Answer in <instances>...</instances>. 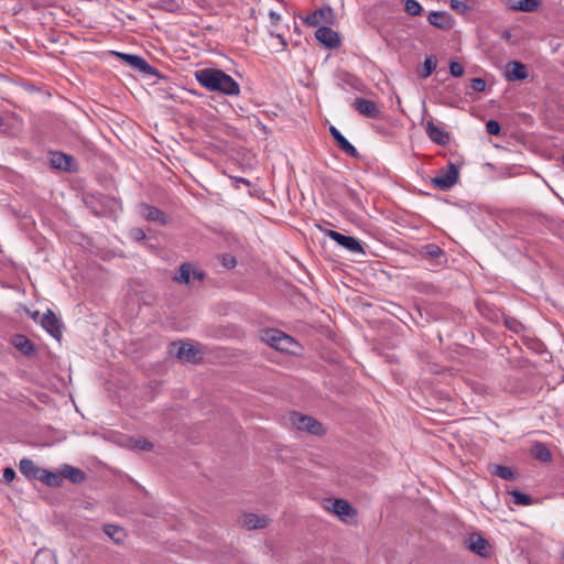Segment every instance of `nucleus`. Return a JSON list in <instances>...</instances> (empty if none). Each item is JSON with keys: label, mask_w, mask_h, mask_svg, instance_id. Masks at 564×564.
<instances>
[{"label": "nucleus", "mask_w": 564, "mask_h": 564, "mask_svg": "<svg viewBox=\"0 0 564 564\" xmlns=\"http://www.w3.org/2000/svg\"><path fill=\"white\" fill-rule=\"evenodd\" d=\"M198 84L209 91H217L226 96H238L239 84L227 73L218 68H200L194 73Z\"/></svg>", "instance_id": "obj_1"}, {"label": "nucleus", "mask_w": 564, "mask_h": 564, "mask_svg": "<svg viewBox=\"0 0 564 564\" xmlns=\"http://www.w3.org/2000/svg\"><path fill=\"white\" fill-rule=\"evenodd\" d=\"M262 339L273 347L274 349L288 352V354H296L297 343L293 339V337L286 335L285 333L278 329H269L265 330L262 335Z\"/></svg>", "instance_id": "obj_2"}, {"label": "nucleus", "mask_w": 564, "mask_h": 564, "mask_svg": "<svg viewBox=\"0 0 564 564\" xmlns=\"http://www.w3.org/2000/svg\"><path fill=\"white\" fill-rule=\"evenodd\" d=\"M319 230L325 234V236L329 237L332 240H334L336 243H338L340 247L346 249L347 251L356 254H365V249L361 245V242L351 236H345L338 231L332 230V229H324L321 226H318Z\"/></svg>", "instance_id": "obj_3"}, {"label": "nucleus", "mask_w": 564, "mask_h": 564, "mask_svg": "<svg viewBox=\"0 0 564 564\" xmlns=\"http://www.w3.org/2000/svg\"><path fill=\"white\" fill-rule=\"evenodd\" d=\"M459 178L458 167L449 163L446 170H440L438 174L432 178L431 184L440 191L451 189Z\"/></svg>", "instance_id": "obj_4"}, {"label": "nucleus", "mask_w": 564, "mask_h": 564, "mask_svg": "<svg viewBox=\"0 0 564 564\" xmlns=\"http://www.w3.org/2000/svg\"><path fill=\"white\" fill-rule=\"evenodd\" d=\"M289 423L299 431H306L310 434L318 435L323 432L322 424L315 419L297 412L289 414Z\"/></svg>", "instance_id": "obj_5"}, {"label": "nucleus", "mask_w": 564, "mask_h": 564, "mask_svg": "<svg viewBox=\"0 0 564 564\" xmlns=\"http://www.w3.org/2000/svg\"><path fill=\"white\" fill-rule=\"evenodd\" d=\"M122 61H124L130 67L139 70L142 74L149 76H156L159 73L156 68L150 65L143 57L134 54L116 53Z\"/></svg>", "instance_id": "obj_6"}, {"label": "nucleus", "mask_w": 564, "mask_h": 564, "mask_svg": "<svg viewBox=\"0 0 564 564\" xmlns=\"http://www.w3.org/2000/svg\"><path fill=\"white\" fill-rule=\"evenodd\" d=\"M468 549L481 557H489L491 546L489 542L478 533H471L467 540Z\"/></svg>", "instance_id": "obj_7"}, {"label": "nucleus", "mask_w": 564, "mask_h": 564, "mask_svg": "<svg viewBox=\"0 0 564 564\" xmlns=\"http://www.w3.org/2000/svg\"><path fill=\"white\" fill-rule=\"evenodd\" d=\"M315 37L328 48H335L340 44L338 33L328 26H319L315 32Z\"/></svg>", "instance_id": "obj_8"}, {"label": "nucleus", "mask_w": 564, "mask_h": 564, "mask_svg": "<svg viewBox=\"0 0 564 564\" xmlns=\"http://www.w3.org/2000/svg\"><path fill=\"white\" fill-rule=\"evenodd\" d=\"M329 506L326 508L337 514L343 521H346L348 518H352L356 514L355 509L351 505L344 499H335L327 501Z\"/></svg>", "instance_id": "obj_9"}, {"label": "nucleus", "mask_w": 564, "mask_h": 564, "mask_svg": "<svg viewBox=\"0 0 564 564\" xmlns=\"http://www.w3.org/2000/svg\"><path fill=\"white\" fill-rule=\"evenodd\" d=\"M354 107L360 115H364L368 118L377 119L381 113L375 101L365 98H356L354 101Z\"/></svg>", "instance_id": "obj_10"}, {"label": "nucleus", "mask_w": 564, "mask_h": 564, "mask_svg": "<svg viewBox=\"0 0 564 564\" xmlns=\"http://www.w3.org/2000/svg\"><path fill=\"white\" fill-rule=\"evenodd\" d=\"M421 254L430 259L432 265H442L446 262L444 250L435 243H429L422 247Z\"/></svg>", "instance_id": "obj_11"}, {"label": "nucleus", "mask_w": 564, "mask_h": 564, "mask_svg": "<svg viewBox=\"0 0 564 564\" xmlns=\"http://www.w3.org/2000/svg\"><path fill=\"white\" fill-rule=\"evenodd\" d=\"M329 132L335 140L338 148L351 158H357L359 155L357 149L340 133V131L334 127H329Z\"/></svg>", "instance_id": "obj_12"}, {"label": "nucleus", "mask_w": 564, "mask_h": 564, "mask_svg": "<svg viewBox=\"0 0 564 564\" xmlns=\"http://www.w3.org/2000/svg\"><path fill=\"white\" fill-rule=\"evenodd\" d=\"M425 131L430 140L438 145H445L449 141V134L432 120L426 121Z\"/></svg>", "instance_id": "obj_13"}, {"label": "nucleus", "mask_w": 564, "mask_h": 564, "mask_svg": "<svg viewBox=\"0 0 564 564\" xmlns=\"http://www.w3.org/2000/svg\"><path fill=\"white\" fill-rule=\"evenodd\" d=\"M427 21L433 25L442 30H449L454 25V20L452 15L444 11H432Z\"/></svg>", "instance_id": "obj_14"}, {"label": "nucleus", "mask_w": 564, "mask_h": 564, "mask_svg": "<svg viewBox=\"0 0 564 564\" xmlns=\"http://www.w3.org/2000/svg\"><path fill=\"white\" fill-rule=\"evenodd\" d=\"M528 77L527 66L518 61H511L506 66V78L508 80H522Z\"/></svg>", "instance_id": "obj_15"}, {"label": "nucleus", "mask_w": 564, "mask_h": 564, "mask_svg": "<svg viewBox=\"0 0 564 564\" xmlns=\"http://www.w3.org/2000/svg\"><path fill=\"white\" fill-rule=\"evenodd\" d=\"M41 324L54 338L58 339L62 336L61 322L51 311L43 315Z\"/></svg>", "instance_id": "obj_16"}, {"label": "nucleus", "mask_w": 564, "mask_h": 564, "mask_svg": "<svg viewBox=\"0 0 564 564\" xmlns=\"http://www.w3.org/2000/svg\"><path fill=\"white\" fill-rule=\"evenodd\" d=\"M240 522L248 530L262 529L269 524V518L256 513H245Z\"/></svg>", "instance_id": "obj_17"}, {"label": "nucleus", "mask_w": 564, "mask_h": 564, "mask_svg": "<svg viewBox=\"0 0 564 564\" xmlns=\"http://www.w3.org/2000/svg\"><path fill=\"white\" fill-rule=\"evenodd\" d=\"M140 208H141V213H142L143 217L147 220L154 221L160 225L167 224V217L159 208L151 206V205H147V204H142Z\"/></svg>", "instance_id": "obj_18"}, {"label": "nucleus", "mask_w": 564, "mask_h": 564, "mask_svg": "<svg viewBox=\"0 0 564 564\" xmlns=\"http://www.w3.org/2000/svg\"><path fill=\"white\" fill-rule=\"evenodd\" d=\"M19 469L29 480H37L42 470V468L30 458H22L19 463Z\"/></svg>", "instance_id": "obj_19"}, {"label": "nucleus", "mask_w": 564, "mask_h": 564, "mask_svg": "<svg viewBox=\"0 0 564 564\" xmlns=\"http://www.w3.org/2000/svg\"><path fill=\"white\" fill-rule=\"evenodd\" d=\"M51 165L55 169L63 171H72L74 159L70 155L62 152H53L50 159Z\"/></svg>", "instance_id": "obj_20"}, {"label": "nucleus", "mask_w": 564, "mask_h": 564, "mask_svg": "<svg viewBox=\"0 0 564 564\" xmlns=\"http://www.w3.org/2000/svg\"><path fill=\"white\" fill-rule=\"evenodd\" d=\"M61 476L63 479H68L73 484H82L86 479L85 473L76 467L70 465H64L61 469Z\"/></svg>", "instance_id": "obj_21"}, {"label": "nucleus", "mask_w": 564, "mask_h": 564, "mask_svg": "<svg viewBox=\"0 0 564 564\" xmlns=\"http://www.w3.org/2000/svg\"><path fill=\"white\" fill-rule=\"evenodd\" d=\"M540 4V0H508V7L514 11L533 12Z\"/></svg>", "instance_id": "obj_22"}, {"label": "nucleus", "mask_w": 564, "mask_h": 564, "mask_svg": "<svg viewBox=\"0 0 564 564\" xmlns=\"http://www.w3.org/2000/svg\"><path fill=\"white\" fill-rule=\"evenodd\" d=\"M199 355L197 347L191 344H181L176 351V357L185 361H196Z\"/></svg>", "instance_id": "obj_23"}, {"label": "nucleus", "mask_w": 564, "mask_h": 564, "mask_svg": "<svg viewBox=\"0 0 564 564\" xmlns=\"http://www.w3.org/2000/svg\"><path fill=\"white\" fill-rule=\"evenodd\" d=\"M37 480H40L41 482H43V484H45L46 486H50V487L57 488V487L62 486L61 471L59 473H55V471H51V470L42 468Z\"/></svg>", "instance_id": "obj_24"}, {"label": "nucleus", "mask_w": 564, "mask_h": 564, "mask_svg": "<svg viewBox=\"0 0 564 564\" xmlns=\"http://www.w3.org/2000/svg\"><path fill=\"white\" fill-rule=\"evenodd\" d=\"M102 530L116 544L123 543L127 536L124 529L116 524H105Z\"/></svg>", "instance_id": "obj_25"}, {"label": "nucleus", "mask_w": 564, "mask_h": 564, "mask_svg": "<svg viewBox=\"0 0 564 564\" xmlns=\"http://www.w3.org/2000/svg\"><path fill=\"white\" fill-rule=\"evenodd\" d=\"M330 14V8H322L308 14L304 21L310 26H317L322 21L327 20V17Z\"/></svg>", "instance_id": "obj_26"}, {"label": "nucleus", "mask_w": 564, "mask_h": 564, "mask_svg": "<svg viewBox=\"0 0 564 564\" xmlns=\"http://www.w3.org/2000/svg\"><path fill=\"white\" fill-rule=\"evenodd\" d=\"M193 265L188 262L180 267L178 272L174 276V281L182 284H188L192 276Z\"/></svg>", "instance_id": "obj_27"}, {"label": "nucleus", "mask_w": 564, "mask_h": 564, "mask_svg": "<svg viewBox=\"0 0 564 564\" xmlns=\"http://www.w3.org/2000/svg\"><path fill=\"white\" fill-rule=\"evenodd\" d=\"M532 454L536 459L543 463H547L552 459L550 449L543 443H535L532 447Z\"/></svg>", "instance_id": "obj_28"}, {"label": "nucleus", "mask_w": 564, "mask_h": 564, "mask_svg": "<svg viewBox=\"0 0 564 564\" xmlns=\"http://www.w3.org/2000/svg\"><path fill=\"white\" fill-rule=\"evenodd\" d=\"M13 344L24 355H30L34 351L33 343L23 335L15 336Z\"/></svg>", "instance_id": "obj_29"}, {"label": "nucleus", "mask_w": 564, "mask_h": 564, "mask_svg": "<svg viewBox=\"0 0 564 564\" xmlns=\"http://www.w3.org/2000/svg\"><path fill=\"white\" fill-rule=\"evenodd\" d=\"M509 495L512 497L513 503L518 506H530L533 502L531 496L517 489L510 491Z\"/></svg>", "instance_id": "obj_30"}, {"label": "nucleus", "mask_w": 564, "mask_h": 564, "mask_svg": "<svg viewBox=\"0 0 564 564\" xmlns=\"http://www.w3.org/2000/svg\"><path fill=\"white\" fill-rule=\"evenodd\" d=\"M492 474L505 480H513L516 478L513 470L508 466L495 465Z\"/></svg>", "instance_id": "obj_31"}, {"label": "nucleus", "mask_w": 564, "mask_h": 564, "mask_svg": "<svg viewBox=\"0 0 564 564\" xmlns=\"http://www.w3.org/2000/svg\"><path fill=\"white\" fill-rule=\"evenodd\" d=\"M436 65L437 61L433 55L426 56L423 63V72L421 73V77L427 78L434 72Z\"/></svg>", "instance_id": "obj_32"}, {"label": "nucleus", "mask_w": 564, "mask_h": 564, "mask_svg": "<svg viewBox=\"0 0 564 564\" xmlns=\"http://www.w3.org/2000/svg\"><path fill=\"white\" fill-rule=\"evenodd\" d=\"M404 10L408 14L415 17L421 14L423 8L416 0H405Z\"/></svg>", "instance_id": "obj_33"}, {"label": "nucleus", "mask_w": 564, "mask_h": 564, "mask_svg": "<svg viewBox=\"0 0 564 564\" xmlns=\"http://www.w3.org/2000/svg\"><path fill=\"white\" fill-rule=\"evenodd\" d=\"M159 7L171 13H175L181 10V4L177 0H160Z\"/></svg>", "instance_id": "obj_34"}, {"label": "nucleus", "mask_w": 564, "mask_h": 564, "mask_svg": "<svg viewBox=\"0 0 564 564\" xmlns=\"http://www.w3.org/2000/svg\"><path fill=\"white\" fill-rule=\"evenodd\" d=\"M130 447L135 451H149L152 444L144 438H138L131 441Z\"/></svg>", "instance_id": "obj_35"}, {"label": "nucleus", "mask_w": 564, "mask_h": 564, "mask_svg": "<svg viewBox=\"0 0 564 564\" xmlns=\"http://www.w3.org/2000/svg\"><path fill=\"white\" fill-rule=\"evenodd\" d=\"M449 6L453 10L460 14H466L469 11V6L463 0H451Z\"/></svg>", "instance_id": "obj_36"}, {"label": "nucleus", "mask_w": 564, "mask_h": 564, "mask_svg": "<svg viewBox=\"0 0 564 564\" xmlns=\"http://www.w3.org/2000/svg\"><path fill=\"white\" fill-rule=\"evenodd\" d=\"M486 131L490 135H499L501 132L499 122L497 120H489L486 123Z\"/></svg>", "instance_id": "obj_37"}, {"label": "nucleus", "mask_w": 564, "mask_h": 564, "mask_svg": "<svg viewBox=\"0 0 564 564\" xmlns=\"http://www.w3.org/2000/svg\"><path fill=\"white\" fill-rule=\"evenodd\" d=\"M449 73L454 77H460L464 74V68L460 63L452 61L449 63Z\"/></svg>", "instance_id": "obj_38"}, {"label": "nucleus", "mask_w": 564, "mask_h": 564, "mask_svg": "<svg viewBox=\"0 0 564 564\" xmlns=\"http://www.w3.org/2000/svg\"><path fill=\"white\" fill-rule=\"evenodd\" d=\"M486 80L480 77L473 78L470 80V87L476 91H484L486 89Z\"/></svg>", "instance_id": "obj_39"}, {"label": "nucleus", "mask_w": 564, "mask_h": 564, "mask_svg": "<svg viewBox=\"0 0 564 564\" xmlns=\"http://www.w3.org/2000/svg\"><path fill=\"white\" fill-rule=\"evenodd\" d=\"M129 236L135 241H142L145 239V232L141 228H132Z\"/></svg>", "instance_id": "obj_40"}, {"label": "nucleus", "mask_w": 564, "mask_h": 564, "mask_svg": "<svg viewBox=\"0 0 564 564\" xmlns=\"http://www.w3.org/2000/svg\"><path fill=\"white\" fill-rule=\"evenodd\" d=\"M15 478V471L11 467H6L3 469V479L6 482H11Z\"/></svg>", "instance_id": "obj_41"}, {"label": "nucleus", "mask_w": 564, "mask_h": 564, "mask_svg": "<svg viewBox=\"0 0 564 564\" xmlns=\"http://www.w3.org/2000/svg\"><path fill=\"white\" fill-rule=\"evenodd\" d=\"M223 264L229 269L234 268L236 265V259L230 254H226L223 258Z\"/></svg>", "instance_id": "obj_42"}, {"label": "nucleus", "mask_w": 564, "mask_h": 564, "mask_svg": "<svg viewBox=\"0 0 564 564\" xmlns=\"http://www.w3.org/2000/svg\"><path fill=\"white\" fill-rule=\"evenodd\" d=\"M269 18H270L272 24H276L281 20V15L275 11H270Z\"/></svg>", "instance_id": "obj_43"}, {"label": "nucleus", "mask_w": 564, "mask_h": 564, "mask_svg": "<svg viewBox=\"0 0 564 564\" xmlns=\"http://www.w3.org/2000/svg\"><path fill=\"white\" fill-rule=\"evenodd\" d=\"M192 276L193 279H196V280H203L204 276H205V273L203 271H197L193 268V271H192Z\"/></svg>", "instance_id": "obj_44"}, {"label": "nucleus", "mask_w": 564, "mask_h": 564, "mask_svg": "<svg viewBox=\"0 0 564 564\" xmlns=\"http://www.w3.org/2000/svg\"><path fill=\"white\" fill-rule=\"evenodd\" d=\"M239 183H242V184H246V185H250V182L247 180V178H243V177H240L237 180Z\"/></svg>", "instance_id": "obj_45"}, {"label": "nucleus", "mask_w": 564, "mask_h": 564, "mask_svg": "<svg viewBox=\"0 0 564 564\" xmlns=\"http://www.w3.org/2000/svg\"><path fill=\"white\" fill-rule=\"evenodd\" d=\"M505 39H509L510 37V33L509 32H505Z\"/></svg>", "instance_id": "obj_46"}, {"label": "nucleus", "mask_w": 564, "mask_h": 564, "mask_svg": "<svg viewBox=\"0 0 564 564\" xmlns=\"http://www.w3.org/2000/svg\"><path fill=\"white\" fill-rule=\"evenodd\" d=\"M3 123V119L0 117V126Z\"/></svg>", "instance_id": "obj_47"}, {"label": "nucleus", "mask_w": 564, "mask_h": 564, "mask_svg": "<svg viewBox=\"0 0 564 564\" xmlns=\"http://www.w3.org/2000/svg\"><path fill=\"white\" fill-rule=\"evenodd\" d=\"M563 164H564V154H563Z\"/></svg>", "instance_id": "obj_48"}]
</instances>
